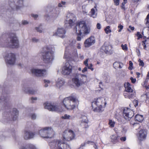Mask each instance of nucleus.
I'll return each instance as SVG.
<instances>
[{
    "mask_svg": "<svg viewBox=\"0 0 149 149\" xmlns=\"http://www.w3.org/2000/svg\"><path fill=\"white\" fill-rule=\"evenodd\" d=\"M90 30V28L87 26L85 21L77 22L74 28V31L78 36L77 38V40H81L83 36L89 34Z\"/></svg>",
    "mask_w": 149,
    "mask_h": 149,
    "instance_id": "1",
    "label": "nucleus"
},
{
    "mask_svg": "<svg viewBox=\"0 0 149 149\" xmlns=\"http://www.w3.org/2000/svg\"><path fill=\"white\" fill-rule=\"evenodd\" d=\"M42 57L43 60L46 63H50L54 59L55 49L54 46L47 45L42 48Z\"/></svg>",
    "mask_w": 149,
    "mask_h": 149,
    "instance_id": "2",
    "label": "nucleus"
},
{
    "mask_svg": "<svg viewBox=\"0 0 149 149\" xmlns=\"http://www.w3.org/2000/svg\"><path fill=\"white\" fill-rule=\"evenodd\" d=\"M106 100V98L101 97L95 99L92 102L93 110L96 112H102L103 107H104L107 104Z\"/></svg>",
    "mask_w": 149,
    "mask_h": 149,
    "instance_id": "3",
    "label": "nucleus"
},
{
    "mask_svg": "<svg viewBox=\"0 0 149 149\" xmlns=\"http://www.w3.org/2000/svg\"><path fill=\"white\" fill-rule=\"evenodd\" d=\"M63 103V105L66 109L71 110L75 108L76 105L78 103V101L75 97L70 96L65 98Z\"/></svg>",
    "mask_w": 149,
    "mask_h": 149,
    "instance_id": "4",
    "label": "nucleus"
},
{
    "mask_svg": "<svg viewBox=\"0 0 149 149\" xmlns=\"http://www.w3.org/2000/svg\"><path fill=\"white\" fill-rule=\"evenodd\" d=\"M86 78L87 76L85 75L79 73L75 74L73 75L72 78V85H75L78 87L84 84V79ZM69 84L72 85L71 84Z\"/></svg>",
    "mask_w": 149,
    "mask_h": 149,
    "instance_id": "5",
    "label": "nucleus"
},
{
    "mask_svg": "<svg viewBox=\"0 0 149 149\" xmlns=\"http://www.w3.org/2000/svg\"><path fill=\"white\" fill-rule=\"evenodd\" d=\"M51 149H70L69 145L60 140H55L49 143Z\"/></svg>",
    "mask_w": 149,
    "mask_h": 149,
    "instance_id": "6",
    "label": "nucleus"
},
{
    "mask_svg": "<svg viewBox=\"0 0 149 149\" xmlns=\"http://www.w3.org/2000/svg\"><path fill=\"white\" fill-rule=\"evenodd\" d=\"M76 41L75 40L71 39L69 42V46L66 47L64 54V58H67L68 55L75 54L77 52L75 47Z\"/></svg>",
    "mask_w": 149,
    "mask_h": 149,
    "instance_id": "7",
    "label": "nucleus"
},
{
    "mask_svg": "<svg viewBox=\"0 0 149 149\" xmlns=\"http://www.w3.org/2000/svg\"><path fill=\"white\" fill-rule=\"evenodd\" d=\"M6 46L12 48H17L19 46L18 41L14 33H12L6 40Z\"/></svg>",
    "mask_w": 149,
    "mask_h": 149,
    "instance_id": "8",
    "label": "nucleus"
},
{
    "mask_svg": "<svg viewBox=\"0 0 149 149\" xmlns=\"http://www.w3.org/2000/svg\"><path fill=\"white\" fill-rule=\"evenodd\" d=\"M40 136L44 138H51L54 134V132L51 127H45L40 130L39 132Z\"/></svg>",
    "mask_w": 149,
    "mask_h": 149,
    "instance_id": "9",
    "label": "nucleus"
},
{
    "mask_svg": "<svg viewBox=\"0 0 149 149\" xmlns=\"http://www.w3.org/2000/svg\"><path fill=\"white\" fill-rule=\"evenodd\" d=\"M9 1V6L7 10L11 11L15 8L17 9L19 8L23 5V0H10Z\"/></svg>",
    "mask_w": 149,
    "mask_h": 149,
    "instance_id": "10",
    "label": "nucleus"
},
{
    "mask_svg": "<svg viewBox=\"0 0 149 149\" xmlns=\"http://www.w3.org/2000/svg\"><path fill=\"white\" fill-rule=\"evenodd\" d=\"M133 111L130 109L125 108L123 109V118L122 122L123 123H126L129 120L130 118H131L134 116Z\"/></svg>",
    "mask_w": 149,
    "mask_h": 149,
    "instance_id": "11",
    "label": "nucleus"
},
{
    "mask_svg": "<svg viewBox=\"0 0 149 149\" xmlns=\"http://www.w3.org/2000/svg\"><path fill=\"white\" fill-rule=\"evenodd\" d=\"M18 112L16 109H13L12 113L11 114L9 111L5 112L3 114L4 119H7L9 120L11 119L15 120L17 118Z\"/></svg>",
    "mask_w": 149,
    "mask_h": 149,
    "instance_id": "12",
    "label": "nucleus"
},
{
    "mask_svg": "<svg viewBox=\"0 0 149 149\" xmlns=\"http://www.w3.org/2000/svg\"><path fill=\"white\" fill-rule=\"evenodd\" d=\"M75 136L72 130H66L63 134V140L64 141H70L74 139Z\"/></svg>",
    "mask_w": 149,
    "mask_h": 149,
    "instance_id": "13",
    "label": "nucleus"
},
{
    "mask_svg": "<svg viewBox=\"0 0 149 149\" xmlns=\"http://www.w3.org/2000/svg\"><path fill=\"white\" fill-rule=\"evenodd\" d=\"M5 62L7 64L10 65H13L16 61L15 55L13 53H9L6 54L4 55Z\"/></svg>",
    "mask_w": 149,
    "mask_h": 149,
    "instance_id": "14",
    "label": "nucleus"
},
{
    "mask_svg": "<svg viewBox=\"0 0 149 149\" xmlns=\"http://www.w3.org/2000/svg\"><path fill=\"white\" fill-rule=\"evenodd\" d=\"M43 105L45 109L49 111L57 112H61L63 111V109L60 106L53 105L50 103L46 102Z\"/></svg>",
    "mask_w": 149,
    "mask_h": 149,
    "instance_id": "15",
    "label": "nucleus"
},
{
    "mask_svg": "<svg viewBox=\"0 0 149 149\" xmlns=\"http://www.w3.org/2000/svg\"><path fill=\"white\" fill-rule=\"evenodd\" d=\"M76 18L75 15L72 14H69L67 16L65 25L66 27L70 28L74 24Z\"/></svg>",
    "mask_w": 149,
    "mask_h": 149,
    "instance_id": "16",
    "label": "nucleus"
},
{
    "mask_svg": "<svg viewBox=\"0 0 149 149\" xmlns=\"http://www.w3.org/2000/svg\"><path fill=\"white\" fill-rule=\"evenodd\" d=\"M72 65L69 62L66 63L65 65L63 67L61 72L65 75H68L72 72Z\"/></svg>",
    "mask_w": 149,
    "mask_h": 149,
    "instance_id": "17",
    "label": "nucleus"
},
{
    "mask_svg": "<svg viewBox=\"0 0 149 149\" xmlns=\"http://www.w3.org/2000/svg\"><path fill=\"white\" fill-rule=\"evenodd\" d=\"M31 72L33 74L38 77L44 76L47 74L45 70H41L33 68L32 69Z\"/></svg>",
    "mask_w": 149,
    "mask_h": 149,
    "instance_id": "18",
    "label": "nucleus"
},
{
    "mask_svg": "<svg viewBox=\"0 0 149 149\" xmlns=\"http://www.w3.org/2000/svg\"><path fill=\"white\" fill-rule=\"evenodd\" d=\"M95 42V39L93 36H91L86 39L84 42V46L86 47H88L93 45Z\"/></svg>",
    "mask_w": 149,
    "mask_h": 149,
    "instance_id": "19",
    "label": "nucleus"
},
{
    "mask_svg": "<svg viewBox=\"0 0 149 149\" xmlns=\"http://www.w3.org/2000/svg\"><path fill=\"white\" fill-rule=\"evenodd\" d=\"M147 131L146 130H141L138 133L137 136L140 141H143L145 140L147 136Z\"/></svg>",
    "mask_w": 149,
    "mask_h": 149,
    "instance_id": "20",
    "label": "nucleus"
},
{
    "mask_svg": "<svg viewBox=\"0 0 149 149\" xmlns=\"http://www.w3.org/2000/svg\"><path fill=\"white\" fill-rule=\"evenodd\" d=\"M111 49V45L105 43L102 47L100 50L101 52L107 54L109 52Z\"/></svg>",
    "mask_w": 149,
    "mask_h": 149,
    "instance_id": "21",
    "label": "nucleus"
},
{
    "mask_svg": "<svg viewBox=\"0 0 149 149\" xmlns=\"http://www.w3.org/2000/svg\"><path fill=\"white\" fill-rule=\"evenodd\" d=\"M0 103L1 105L5 107L9 104L8 100L3 94H0Z\"/></svg>",
    "mask_w": 149,
    "mask_h": 149,
    "instance_id": "22",
    "label": "nucleus"
},
{
    "mask_svg": "<svg viewBox=\"0 0 149 149\" xmlns=\"http://www.w3.org/2000/svg\"><path fill=\"white\" fill-rule=\"evenodd\" d=\"M66 33V31L63 28H58L56 33L57 35L60 37L61 38L65 37V34Z\"/></svg>",
    "mask_w": 149,
    "mask_h": 149,
    "instance_id": "23",
    "label": "nucleus"
},
{
    "mask_svg": "<svg viewBox=\"0 0 149 149\" xmlns=\"http://www.w3.org/2000/svg\"><path fill=\"white\" fill-rule=\"evenodd\" d=\"M34 134L29 131H25L24 132V138L25 140H28L33 137Z\"/></svg>",
    "mask_w": 149,
    "mask_h": 149,
    "instance_id": "24",
    "label": "nucleus"
},
{
    "mask_svg": "<svg viewBox=\"0 0 149 149\" xmlns=\"http://www.w3.org/2000/svg\"><path fill=\"white\" fill-rule=\"evenodd\" d=\"M56 9H57L58 8H52L50 11V13L52 15V17L55 18L58 16V11Z\"/></svg>",
    "mask_w": 149,
    "mask_h": 149,
    "instance_id": "25",
    "label": "nucleus"
},
{
    "mask_svg": "<svg viewBox=\"0 0 149 149\" xmlns=\"http://www.w3.org/2000/svg\"><path fill=\"white\" fill-rule=\"evenodd\" d=\"M85 144H90L91 146V147H93V148L92 149H97V146L95 143L93 142L88 141L86 142L83 145H81L80 146V147H79V149H82V148H81V147L84 146Z\"/></svg>",
    "mask_w": 149,
    "mask_h": 149,
    "instance_id": "26",
    "label": "nucleus"
},
{
    "mask_svg": "<svg viewBox=\"0 0 149 149\" xmlns=\"http://www.w3.org/2000/svg\"><path fill=\"white\" fill-rule=\"evenodd\" d=\"M65 84V81L62 78H58L56 82V86L58 88H60L63 86Z\"/></svg>",
    "mask_w": 149,
    "mask_h": 149,
    "instance_id": "27",
    "label": "nucleus"
},
{
    "mask_svg": "<svg viewBox=\"0 0 149 149\" xmlns=\"http://www.w3.org/2000/svg\"><path fill=\"white\" fill-rule=\"evenodd\" d=\"M124 87L125 88V91L127 92H132L133 90L130 87V84L128 83H125L124 84Z\"/></svg>",
    "mask_w": 149,
    "mask_h": 149,
    "instance_id": "28",
    "label": "nucleus"
},
{
    "mask_svg": "<svg viewBox=\"0 0 149 149\" xmlns=\"http://www.w3.org/2000/svg\"><path fill=\"white\" fill-rule=\"evenodd\" d=\"M25 92L29 93H33L36 92V91L33 90L32 88L29 87H26L24 88Z\"/></svg>",
    "mask_w": 149,
    "mask_h": 149,
    "instance_id": "29",
    "label": "nucleus"
},
{
    "mask_svg": "<svg viewBox=\"0 0 149 149\" xmlns=\"http://www.w3.org/2000/svg\"><path fill=\"white\" fill-rule=\"evenodd\" d=\"M95 10H97V9L95 7L94 8H93L91 9V14L90 16L93 18H95L97 16V13H96Z\"/></svg>",
    "mask_w": 149,
    "mask_h": 149,
    "instance_id": "30",
    "label": "nucleus"
},
{
    "mask_svg": "<svg viewBox=\"0 0 149 149\" xmlns=\"http://www.w3.org/2000/svg\"><path fill=\"white\" fill-rule=\"evenodd\" d=\"M135 119L136 120L141 122L143 120V118L142 115L137 114L135 116Z\"/></svg>",
    "mask_w": 149,
    "mask_h": 149,
    "instance_id": "31",
    "label": "nucleus"
},
{
    "mask_svg": "<svg viewBox=\"0 0 149 149\" xmlns=\"http://www.w3.org/2000/svg\"><path fill=\"white\" fill-rule=\"evenodd\" d=\"M61 118L64 119L72 120L74 118V117L73 116H72L69 115L65 114L64 115V116H62L61 117Z\"/></svg>",
    "mask_w": 149,
    "mask_h": 149,
    "instance_id": "32",
    "label": "nucleus"
},
{
    "mask_svg": "<svg viewBox=\"0 0 149 149\" xmlns=\"http://www.w3.org/2000/svg\"><path fill=\"white\" fill-rule=\"evenodd\" d=\"M85 119L82 120H81V125L84 126L85 128H87L88 127L87 123H88V120L86 117H85Z\"/></svg>",
    "mask_w": 149,
    "mask_h": 149,
    "instance_id": "33",
    "label": "nucleus"
},
{
    "mask_svg": "<svg viewBox=\"0 0 149 149\" xmlns=\"http://www.w3.org/2000/svg\"><path fill=\"white\" fill-rule=\"evenodd\" d=\"M124 96L126 98H128L129 99L134 98L135 96L134 94H125Z\"/></svg>",
    "mask_w": 149,
    "mask_h": 149,
    "instance_id": "34",
    "label": "nucleus"
},
{
    "mask_svg": "<svg viewBox=\"0 0 149 149\" xmlns=\"http://www.w3.org/2000/svg\"><path fill=\"white\" fill-rule=\"evenodd\" d=\"M113 67L116 69H117L118 68L120 69V63L117 62H114L113 64Z\"/></svg>",
    "mask_w": 149,
    "mask_h": 149,
    "instance_id": "35",
    "label": "nucleus"
},
{
    "mask_svg": "<svg viewBox=\"0 0 149 149\" xmlns=\"http://www.w3.org/2000/svg\"><path fill=\"white\" fill-rule=\"evenodd\" d=\"M118 137L116 135H112L111 137V141L114 143L118 141Z\"/></svg>",
    "mask_w": 149,
    "mask_h": 149,
    "instance_id": "36",
    "label": "nucleus"
},
{
    "mask_svg": "<svg viewBox=\"0 0 149 149\" xmlns=\"http://www.w3.org/2000/svg\"><path fill=\"white\" fill-rule=\"evenodd\" d=\"M36 30L38 32L40 33H42L43 32V29L41 28V25H39L38 27H36Z\"/></svg>",
    "mask_w": 149,
    "mask_h": 149,
    "instance_id": "37",
    "label": "nucleus"
},
{
    "mask_svg": "<svg viewBox=\"0 0 149 149\" xmlns=\"http://www.w3.org/2000/svg\"><path fill=\"white\" fill-rule=\"evenodd\" d=\"M115 124V122L113 121L112 120H109V124L110 127H114Z\"/></svg>",
    "mask_w": 149,
    "mask_h": 149,
    "instance_id": "38",
    "label": "nucleus"
},
{
    "mask_svg": "<svg viewBox=\"0 0 149 149\" xmlns=\"http://www.w3.org/2000/svg\"><path fill=\"white\" fill-rule=\"evenodd\" d=\"M131 124H132L136 130L140 127V125L139 124L135 123L132 124L131 123Z\"/></svg>",
    "mask_w": 149,
    "mask_h": 149,
    "instance_id": "39",
    "label": "nucleus"
},
{
    "mask_svg": "<svg viewBox=\"0 0 149 149\" xmlns=\"http://www.w3.org/2000/svg\"><path fill=\"white\" fill-rule=\"evenodd\" d=\"M104 30L107 34H108V33L111 32V30L110 29V26H107L104 29Z\"/></svg>",
    "mask_w": 149,
    "mask_h": 149,
    "instance_id": "40",
    "label": "nucleus"
},
{
    "mask_svg": "<svg viewBox=\"0 0 149 149\" xmlns=\"http://www.w3.org/2000/svg\"><path fill=\"white\" fill-rule=\"evenodd\" d=\"M146 24L147 26L149 25V14H148L145 19Z\"/></svg>",
    "mask_w": 149,
    "mask_h": 149,
    "instance_id": "41",
    "label": "nucleus"
},
{
    "mask_svg": "<svg viewBox=\"0 0 149 149\" xmlns=\"http://www.w3.org/2000/svg\"><path fill=\"white\" fill-rule=\"evenodd\" d=\"M44 83H45V87H47L48 86V84L50 83V81L48 80L45 79L44 80Z\"/></svg>",
    "mask_w": 149,
    "mask_h": 149,
    "instance_id": "42",
    "label": "nucleus"
},
{
    "mask_svg": "<svg viewBox=\"0 0 149 149\" xmlns=\"http://www.w3.org/2000/svg\"><path fill=\"white\" fill-rule=\"evenodd\" d=\"M122 49L125 51H127L128 50V48L126 44H125L124 45L122 44Z\"/></svg>",
    "mask_w": 149,
    "mask_h": 149,
    "instance_id": "43",
    "label": "nucleus"
},
{
    "mask_svg": "<svg viewBox=\"0 0 149 149\" xmlns=\"http://www.w3.org/2000/svg\"><path fill=\"white\" fill-rule=\"evenodd\" d=\"M130 66L128 67V69L130 70H131L133 69V64L132 62L131 61H130L129 62Z\"/></svg>",
    "mask_w": 149,
    "mask_h": 149,
    "instance_id": "44",
    "label": "nucleus"
},
{
    "mask_svg": "<svg viewBox=\"0 0 149 149\" xmlns=\"http://www.w3.org/2000/svg\"><path fill=\"white\" fill-rule=\"evenodd\" d=\"M123 2L122 3V8L125 10V7L124 6L125 4L127 2V0H123Z\"/></svg>",
    "mask_w": 149,
    "mask_h": 149,
    "instance_id": "45",
    "label": "nucleus"
},
{
    "mask_svg": "<svg viewBox=\"0 0 149 149\" xmlns=\"http://www.w3.org/2000/svg\"><path fill=\"white\" fill-rule=\"evenodd\" d=\"M32 41L33 42L37 43L39 41V40L35 38H33L32 39Z\"/></svg>",
    "mask_w": 149,
    "mask_h": 149,
    "instance_id": "46",
    "label": "nucleus"
},
{
    "mask_svg": "<svg viewBox=\"0 0 149 149\" xmlns=\"http://www.w3.org/2000/svg\"><path fill=\"white\" fill-rule=\"evenodd\" d=\"M139 62V65L140 66H143L144 65V63L143 62V61L141 60V59H139L138 61Z\"/></svg>",
    "mask_w": 149,
    "mask_h": 149,
    "instance_id": "47",
    "label": "nucleus"
},
{
    "mask_svg": "<svg viewBox=\"0 0 149 149\" xmlns=\"http://www.w3.org/2000/svg\"><path fill=\"white\" fill-rule=\"evenodd\" d=\"M133 102L135 107H136L138 106L139 104V102L138 101L136 100H134L133 101Z\"/></svg>",
    "mask_w": 149,
    "mask_h": 149,
    "instance_id": "48",
    "label": "nucleus"
},
{
    "mask_svg": "<svg viewBox=\"0 0 149 149\" xmlns=\"http://www.w3.org/2000/svg\"><path fill=\"white\" fill-rule=\"evenodd\" d=\"M65 2L64 1H62L61 3H59L58 4V6L59 7H61L62 6V4L64 5L65 4Z\"/></svg>",
    "mask_w": 149,
    "mask_h": 149,
    "instance_id": "49",
    "label": "nucleus"
},
{
    "mask_svg": "<svg viewBox=\"0 0 149 149\" xmlns=\"http://www.w3.org/2000/svg\"><path fill=\"white\" fill-rule=\"evenodd\" d=\"M136 36L138 37V39H139L140 38H142V35L139 32H137Z\"/></svg>",
    "mask_w": 149,
    "mask_h": 149,
    "instance_id": "50",
    "label": "nucleus"
},
{
    "mask_svg": "<svg viewBox=\"0 0 149 149\" xmlns=\"http://www.w3.org/2000/svg\"><path fill=\"white\" fill-rule=\"evenodd\" d=\"M88 59L87 58L86 60L84 61V64L86 65V66L87 67L88 66Z\"/></svg>",
    "mask_w": 149,
    "mask_h": 149,
    "instance_id": "51",
    "label": "nucleus"
},
{
    "mask_svg": "<svg viewBox=\"0 0 149 149\" xmlns=\"http://www.w3.org/2000/svg\"><path fill=\"white\" fill-rule=\"evenodd\" d=\"M93 66V65L92 63H90L89 64V65L88 66V68L91 70V71H93L94 70L93 68L92 67Z\"/></svg>",
    "mask_w": 149,
    "mask_h": 149,
    "instance_id": "52",
    "label": "nucleus"
},
{
    "mask_svg": "<svg viewBox=\"0 0 149 149\" xmlns=\"http://www.w3.org/2000/svg\"><path fill=\"white\" fill-rule=\"evenodd\" d=\"M122 127L123 132H124V133H125L127 131L128 127L127 126H123Z\"/></svg>",
    "mask_w": 149,
    "mask_h": 149,
    "instance_id": "53",
    "label": "nucleus"
},
{
    "mask_svg": "<svg viewBox=\"0 0 149 149\" xmlns=\"http://www.w3.org/2000/svg\"><path fill=\"white\" fill-rule=\"evenodd\" d=\"M147 40H145V41H142V42H143V46L144 47V49H146V42Z\"/></svg>",
    "mask_w": 149,
    "mask_h": 149,
    "instance_id": "54",
    "label": "nucleus"
},
{
    "mask_svg": "<svg viewBox=\"0 0 149 149\" xmlns=\"http://www.w3.org/2000/svg\"><path fill=\"white\" fill-rule=\"evenodd\" d=\"M130 79L131 81V82L133 83H135L136 81V79L135 78H133L132 77L130 78Z\"/></svg>",
    "mask_w": 149,
    "mask_h": 149,
    "instance_id": "55",
    "label": "nucleus"
},
{
    "mask_svg": "<svg viewBox=\"0 0 149 149\" xmlns=\"http://www.w3.org/2000/svg\"><path fill=\"white\" fill-rule=\"evenodd\" d=\"M114 2L116 6L119 4V0H114Z\"/></svg>",
    "mask_w": 149,
    "mask_h": 149,
    "instance_id": "56",
    "label": "nucleus"
},
{
    "mask_svg": "<svg viewBox=\"0 0 149 149\" xmlns=\"http://www.w3.org/2000/svg\"><path fill=\"white\" fill-rule=\"evenodd\" d=\"M29 147L31 149H36V148L33 145L31 144L29 146Z\"/></svg>",
    "mask_w": 149,
    "mask_h": 149,
    "instance_id": "57",
    "label": "nucleus"
},
{
    "mask_svg": "<svg viewBox=\"0 0 149 149\" xmlns=\"http://www.w3.org/2000/svg\"><path fill=\"white\" fill-rule=\"evenodd\" d=\"M97 29H100L101 28V25L99 23H98L97 24Z\"/></svg>",
    "mask_w": 149,
    "mask_h": 149,
    "instance_id": "58",
    "label": "nucleus"
},
{
    "mask_svg": "<svg viewBox=\"0 0 149 149\" xmlns=\"http://www.w3.org/2000/svg\"><path fill=\"white\" fill-rule=\"evenodd\" d=\"M87 70V67H85L82 70V73H84L85 72H86Z\"/></svg>",
    "mask_w": 149,
    "mask_h": 149,
    "instance_id": "59",
    "label": "nucleus"
},
{
    "mask_svg": "<svg viewBox=\"0 0 149 149\" xmlns=\"http://www.w3.org/2000/svg\"><path fill=\"white\" fill-rule=\"evenodd\" d=\"M36 118V116L35 114H33L31 115V118L33 120L35 119Z\"/></svg>",
    "mask_w": 149,
    "mask_h": 149,
    "instance_id": "60",
    "label": "nucleus"
},
{
    "mask_svg": "<svg viewBox=\"0 0 149 149\" xmlns=\"http://www.w3.org/2000/svg\"><path fill=\"white\" fill-rule=\"evenodd\" d=\"M22 23L23 24L26 25L28 24V22L26 20H24L22 21Z\"/></svg>",
    "mask_w": 149,
    "mask_h": 149,
    "instance_id": "61",
    "label": "nucleus"
},
{
    "mask_svg": "<svg viewBox=\"0 0 149 149\" xmlns=\"http://www.w3.org/2000/svg\"><path fill=\"white\" fill-rule=\"evenodd\" d=\"M32 17L34 18H36L38 17V15L37 14L34 15V14H32L31 15Z\"/></svg>",
    "mask_w": 149,
    "mask_h": 149,
    "instance_id": "62",
    "label": "nucleus"
},
{
    "mask_svg": "<svg viewBox=\"0 0 149 149\" xmlns=\"http://www.w3.org/2000/svg\"><path fill=\"white\" fill-rule=\"evenodd\" d=\"M118 28H119L120 29L118 30V32H120L121 31V25L120 24L118 27Z\"/></svg>",
    "mask_w": 149,
    "mask_h": 149,
    "instance_id": "63",
    "label": "nucleus"
},
{
    "mask_svg": "<svg viewBox=\"0 0 149 149\" xmlns=\"http://www.w3.org/2000/svg\"><path fill=\"white\" fill-rule=\"evenodd\" d=\"M129 28L132 30H133L134 29V27H132L131 26H129Z\"/></svg>",
    "mask_w": 149,
    "mask_h": 149,
    "instance_id": "64",
    "label": "nucleus"
}]
</instances>
